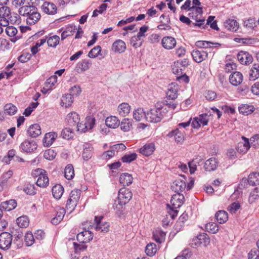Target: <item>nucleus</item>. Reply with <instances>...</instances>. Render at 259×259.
Here are the masks:
<instances>
[{
  "label": "nucleus",
  "instance_id": "f257e3e1",
  "mask_svg": "<svg viewBox=\"0 0 259 259\" xmlns=\"http://www.w3.org/2000/svg\"><path fill=\"white\" fill-rule=\"evenodd\" d=\"M18 13L21 16L26 17V23L30 25L36 23L41 17L37 8L33 5H30L29 3H28V5L19 8Z\"/></svg>",
  "mask_w": 259,
  "mask_h": 259
},
{
  "label": "nucleus",
  "instance_id": "f03ea898",
  "mask_svg": "<svg viewBox=\"0 0 259 259\" xmlns=\"http://www.w3.org/2000/svg\"><path fill=\"white\" fill-rule=\"evenodd\" d=\"M167 112V110L165 106L159 107L157 105L146 113V119L150 122L157 123L165 116Z\"/></svg>",
  "mask_w": 259,
  "mask_h": 259
},
{
  "label": "nucleus",
  "instance_id": "7ed1b4c3",
  "mask_svg": "<svg viewBox=\"0 0 259 259\" xmlns=\"http://www.w3.org/2000/svg\"><path fill=\"white\" fill-rule=\"evenodd\" d=\"M184 196L180 193L174 194L171 198L170 203L172 205V212L170 213L171 218L174 219L177 216L178 211L177 208L180 207L184 203Z\"/></svg>",
  "mask_w": 259,
  "mask_h": 259
},
{
  "label": "nucleus",
  "instance_id": "20e7f679",
  "mask_svg": "<svg viewBox=\"0 0 259 259\" xmlns=\"http://www.w3.org/2000/svg\"><path fill=\"white\" fill-rule=\"evenodd\" d=\"M81 191L78 189H74L70 192L66 205V209L69 210V213L71 212L76 206Z\"/></svg>",
  "mask_w": 259,
  "mask_h": 259
},
{
  "label": "nucleus",
  "instance_id": "39448f33",
  "mask_svg": "<svg viewBox=\"0 0 259 259\" xmlns=\"http://www.w3.org/2000/svg\"><path fill=\"white\" fill-rule=\"evenodd\" d=\"M132 197L133 193L129 189L125 187L121 188L118 191V204L120 205H125L132 199Z\"/></svg>",
  "mask_w": 259,
  "mask_h": 259
},
{
  "label": "nucleus",
  "instance_id": "423d86ee",
  "mask_svg": "<svg viewBox=\"0 0 259 259\" xmlns=\"http://www.w3.org/2000/svg\"><path fill=\"white\" fill-rule=\"evenodd\" d=\"M66 120L69 125L71 126H76L77 127L78 131L84 132L85 130L82 129V124L79 123V115L76 112H71L69 113L67 117Z\"/></svg>",
  "mask_w": 259,
  "mask_h": 259
},
{
  "label": "nucleus",
  "instance_id": "0eeeda50",
  "mask_svg": "<svg viewBox=\"0 0 259 259\" xmlns=\"http://www.w3.org/2000/svg\"><path fill=\"white\" fill-rule=\"evenodd\" d=\"M12 242V235L7 232L0 234V248L7 250L10 248Z\"/></svg>",
  "mask_w": 259,
  "mask_h": 259
},
{
  "label": "nucleus",
  "instance_id": "6e6552de",
  "mask_svg": "<svg viewBox=\"0 0 259 259\" xmlns=\"http://www.w3.org/2000/svg\"><path fill=\"white\" fill-rule=\"evenodd\" d=\"M186 188V177L184 176H181V177L176 180L171 185V189L178 193L183 192Z\"/></svg>",
  "mask_w": 259,
  "mask_h": 259
},
{
  "label": "nucleus",
  "instance_id": "1a4fd4ad",
  "mask_svg": "<svg viewBox=\"0 0 259 259\" xmlns=\"http://www.w3.org/2000/svg\"><path fill=\"white\" fill-rule=\"evenodd\" d=\"M210 243V239L208 235L206 233H202L198 235L192 242V246L193 247L203 245L204 246H207Z\"/></svg>",
  "mask_w": 259,
  "mask_h": 259
},
{
  "label": "nucleus",
  "instance_id": "9d476101",
  "mask_svg": "<svg viewBox=\"0 0 259 259\" xmlns=\"http://www.w3.org/2000/svg\"><path fill=\"white\" fill-rule=\"evenodd\" d=\"M103 217L102 216L95 217L96 225L95 229L96 231H100L103 233H107L109 230V224L107 222L102 221Z\"/></svg>",
  "mask_w": 259,
  "mask_h": 259
},
{
  "label": "nucleus",
  "instance_id": "9b49d317",
  "mask_svg": "<svg viewBox=\"0 0 259 259\" xmlns=\"http://www.w3.org/2000/svg\"><path fill=\"white\" fill-rule=\"evenodd\" d=\"M194 60L197 63H201L208 56V53L203 49L194 50L191 53Z\"/></svg>",
  "mask_w": 259,
  "mask_h": 259
},
{
  "label": "nucleus",
  "instance_id": "f8f14e48",
  "mask_svg": "<svg viewBox=\"0 0 259 259\" xmlns=\"http://www.w3.org/2000/svg\"><path fill=\"white\" fill-rule=\"evenodd\" d=\"M37 147L36 143L32 140H25L20 145L21 149L27 153L33 152L36 149Z\"/></svg>",
  "mask_w": 259,
  "mask_h": 259
},
{
  "label": "nucleus",
  "instance_id": "ddd939ff",
  "mask_svg": "<svg viewBox=\"0 0 259 259\" xmlns=\"http://www.w3.org/2000/svg\"><path fill=\"white\" fill-rule=\"evenodd\" d=\"M10 8L6 6H2L0 8V25L7 26V20L11 15Z\"/></svg>",
  "mask_w": 259,
  "mask_h": 259
},
{
  "label": "nucleus",
  "instance_id": "4468645a",
  "mask_svg": "<svg viewBox=\"0 0 259 259\" xmlns=\"http://www.w3.org/2000/svg\"><path fill=\"white\" fill-rule=\"evenodd\" d=\"M76 238L79 243H86L93 239V234L91 231L85 230L78 233Z\"/></svg>",
  "mask_w": 259,
  "mask_h": 259
},
{
  "label": "nucleus",
  "instance_id": "2eb2a0df",
  "mask_svg": "<svg viewBox=\"0 0 259 259\" xmlns=\"http://www.w3.org/2000/svg\"><path fill=\"white\" fill-rule=\"evenodd\" d=\"M237 59L242 64L248 65L253 61L252 56L248 52L240 51L237 54Z\"/></svg>",
  "mask_w": 259,
  "mask_h": 259
},
{
  "label": "nucleus",
  "instance_id": "dca6fc26",
  "mask_svg": "<svg viewBox=\"0 0 259 259\" xmlns=\"http://www.w3.org/2000/svg\"><path fill=\"white\" fill-rule=\"evenodd\" d=\"M179 86L176 83H171L168 85L166 97L169 100H175L178 97Z\"/></svg>",
  "mask_w": 259,
  "mask_h": 259
},
{
  "label": "nucleus",
  "instance_id": "f3484780",
  "mask_svg": "<svg viewBox=\"0 0 259 259\" xmlns=\"http://www.w3.org/2000/svg\"><path fill=\"white\" fill-rule=\"evenodd\" d=\"M94 148L91 144L85 143L83 145L82 157L84 161L90 159L93 154Z\"/></svg>",
  "mask_w": 259,
  "mask_h": 259
},
{
  "label": "nucleus",
  "instance_id": "a211bd4d",
  "mask_svg": "<svg viewBox=\"0 0 259 259\" xmlns=\"http://www.w3.org/2000/svg\"><path fill=\"white\" fill-rule=\"evenodd\" d=\"M176 40L172 36H165L161 40L162 47L167 50L173 49L176 46Z\"/></svg>",
  "mask_w": 259,
  "mask_h": 259
},
{
  "label": "nucleus",
  "instance_id": "6ab92c4d",
  "mask_svg": "<svg viewBox=\"0 0 259 259\" xmlns=\"http://www.w3.org/2000/svg\"><path fill=\"white\" fill-rule=\"evenodd\" d=\"M41 10L46 14L49 15H54L57 13V8L54 4L45 2L41 6Z\"/></svg>",
  "mask_w": 259,
  "mask_h": 259
},
{
  "label": "nucleus",
  "instance_id": "aec40b11",
  "mask_svg": "<svg viewBox=\"0 0 259 259\" xmlns=\"http://www.w3.org/2000/svg\"><path fill=\"white\" fill-rule=\"evenodd\" d=\"M242 138L244 141L238 143L236 150L239 153H245L250 148V145L247 138L244 137H242Z\"/></svg>",
  "mask_w": 259,
  "mask_h": 259
},
{
  "label": "nucleus",
  "instance_id": "412c9836",
  "mask_svg": "<svg viewBox=\"0 0 259 259\" xmlns=\"http://www.w3.org/2000/svg\"><path fill=\"white\" fill-rule=\"evenodd\" d=\"M230 82L234 86H237L243 81V75L240 72L235 71L229 76Z\"/></svg>",
  "mask_w": 259,
  "mask_h": 259
},
{
  "label": "nucleus",
  "instance_id": "4be33fe9",
  "mask_svg": "<svg viewBox=\"0 0 259 259\" xmlns=\"http://www.w3.org/2000/svg\"><path fill=\"white\" fill-rule=\"evenodd\" d=\"M218 163L219 162L217 159L210 158L205 161L204 165V169L207 171H213L218 167Z\"/></svg>",
  "mask_w": 259,
  "mask_h": 259
},
{
  "label": "nucleus",
  "instance_id": "5701e85b",
  "mask_svg": "<svg viewBox=\"0 0 259 259\" xmlns=\"http://www.w3.org/2000/svg\"><path fill=\"white\" fill-rule=\"evenodd\" d=\"M155 149V148L154 144L151 143L145 144L140 149L139 151L143 155L146 156H148L153 153Z\"/></svg>",
  "mask_w": 259,
  "mask_h": 259
},
{
  "label": "nucleus",
  "instance_id": "b1692460",
  "mask_svg": "<svg viewBox=\"0 0 259 259\" xmlns=\"http://www.w3.org/2000/svg\"><path fill=\"white\" fill-rule=\"evenodd\" d=\"M224 26L226 29L232 31H237L239 27V23L236 20L230 19L226 20Z\"/></svg>",
  "mask_w": 259,
  "mask_h": 259
},
{
  "label": "nucleus",
  "instance_id": "393cba45",
  "mask_svg": "<svg viewBox=\"0 0 259 259\" xmlns=\"http://www.w3.org/2000/svg\"><path fill=\"white\" fill-rule=\"evenodd\" d=\"M27 133L29 136L32 138L38 137L41 133L40 125L37 123L32 124L28 129Z\"/></svg>",
  "mask_w": 259,
  "mask_h": 259
},
{
  "label": "nucleus",
  "instance_id": "a878e982",
  "mask_svg": "<svg viewBox=\"0 0 259 259\" xmlns=\"http://www.w3.org/2000/svg\"><path fill=\"white\" fill-rule=\"evenodd\" d=\"M166 233L161 229L157 228L153 232V236L154 240L159 243H161L165 240Z\"/></svg>",
  "mask_w": 259,
  "mask_h": 259
},
{
  "label": "nucleus",
  "instance_id": "bb28decb",
  "mask_svg": "<svg viewBox=\"0 0 259 259\" xmlns=\"http://www.w3.org/2000/svg\"><path fill=\"white\" fill-rule=\"evenodd\" d=\"M65 213V209L64 208H57L56 216L52 219L51 223L54 225L58 224L63 220Z\"/></svg>",
  "mask_w": 259,
  "mask_h": 259
},
{
  "label": "nucleus",
  "instance_id": "cd10ccee",
  "mask_svg": "<svg viewBox=\"0 0 259 259\" xmlns=\"http://www.w3.org/2000/svg\"><path fill=\"white\" fill-rule=\"evenodd\" d=\"M125 49V44L121 39L116 40L113 42L112 46V50L115 52L122 53L124 52Z\"/></svg>",
  "mask_w": 259,
  "mask_h": 259
},
{
  "label": "nucleus",
  "instance_id": "c85d7f7f",
  "mask_svg": "<svg viewBox=\"0 0 259 259\" xmlns=\"http://www.w3.org/2000/svg\"><path fill=\"white\" fill-rule=\"evenodd\" d=\"M57 137V134L55 132L47 133L43 139L44 145L46 146H50L54 142Z\"/></svg>",
  "mask_w": 259,
  "mask_h": 259
},
{
  "label": "nucleus",
  "instance_id": "c756f323",
  "mask_svg": "<svg viewBox=\"0 0 259 259\" xmlns=\"http://www.w3.org/2000/svg\"><path fill=\"white\" fill-rule=\"evenodd\" d=\"M105 124L109 127L116 128L119 126L120 121L116 116H110L106 119Z\"/></svg>",
  "mask_w": 259,
  "mask_h": 259
},
{
  "label": "nucleus",
  "instance_id": "7c9ffc66",
  "mask_svg": "<svg viewBox=\"0 0 259 259\" xmlns=\"http://www.w3.org/2000/svg\"><path fill=\"white\" fill-rule=\"evenodd\" d=\"M133 119L131 118H124L120 122V129L124 132L130 131L133 127Z\"/></svg>",
  "mask_w": 259,
  "mask_h": 259
},
{
  "label": "nucleus",
  "instance_id": "2f4dec72",
  "mask_svg": "<svg viewBox=\"0 0 259 259\" xmlns=\"http://www.w3.org/2000/svg\"><path fill=\"white\" fill-rule=\"evenodd\" d=\"M17 205L16 201L14 199H11L3 202L1 203V207L6 211H10L15 209Z\"/></svg>",
  "mask_w": 259,
  "mask_h": 259
},
{
  "label": "nucleus",
  "instance_id": "473e14b6",
  "mask_svg": "<svg viewBox=\"0 0 259 259\" xmlns=\"http://www.w3.org/2000/svg\"><path fill=\"white\" fill-rule=\"evenodd\" d=\"M52 194L55 198L59 199L64 192V188L60 184H57L53 186L52 189Z\"/></svg>",
  "mask_w": 259,
  "mask_h": 259
},
{
  "label": "nucleus",
  "instance_id": "72a5a7b5",
  "mask_svg": "<svg viewBox=\"0 0 259 259\" xmlns=\"http://www.w3.org/2000/svg\"><path fill=\"white\" fill-rule=\"evenodd\" d=\"M133 178L132 175L123 173L119 177V182L123 186H129L133 183Z\"/></svg>",
  "mask_w": 259,
  "mask_h": 259
},
{
  "label": "nucleus",
  "instance_id": "f704fd0d",
  "mask_svg": "<svg viewBox=\"0 0 259 259\" xmlns=\"http://www.w3.org/2000/svg\"><path fill=\"white\" fill-rule=\"evenodd\" d=\"M215 217L220 224L226 223L228 219V213L225 210H219L215 214Z\"/></svg>",
  "mask_w": 259,
  "mask_h": 259
},
{
  "label": "nucleus",
  "instance_id": "c9c22d12",
  "mask_svg": "<svg viewBox=\"0 0 259 259\" xmlns=\"http://www.w3.org/2000/svg\"><path fill=\"white\" fill-rule=\"evenodd\" d=\"M250 80H254L259 77V64H254L249 71Z\"/></svg>",
  "mask_w": 259,
  "mask_h": 259
},
{
  "label": "nucleus",
  "instance_id": "e433bc0d",
  "mask_svg": "<svg viewBox=\"0 0 259 259\" xmlns=\"http://www.w3.org/2000/svg\"><path fill=\"white\" fill-rule=\"evenodd\" d=\"M131 107L126 103H122L118 107V111L121 116H126L130 112Z\"/></svg>",
  "mask_w": 259,
  "mask_h": 259
},
{
  "label": "nucleus",
  "instance_id": "4c0bfd02",
  "mask_svg": "<svg viewBox=\"0 0 259 259\" xmlns=\"http://www.w3.org/2000/svg\"><path fill=\"white\" fill-rule=\"evenodd\" d=\"M96 119L95 117L92 116H88L86 118V121L84 124L82 126V129L85 130L83 133L87 131L88 130L92 129L95 124Z\"/></svg>",
  "mask_w": 259,
  "mask_h": 259
},
{
  "label": "nucleus",
  "instance_id": "58836bf2",
  "mask_svg": "<svg viewBox=\"0 0 259 259\" xmlns=\"http://www.w3.org/2000/svg\"><path fill=\"white\" fill-rule=\"evenodd\" d=\"M49 184V180L47 174L41 175L37 178L36 184L42 188H46Z\"/></svg>",
  "mask_w": 259,
  "mask_h": 259
},
{
  "label": "nucleus",
  "instance_id": "ea45409f",
  "mask_svg": "<svg viewBox=\"0 0 259 259\" xmlns=\"http://www.w3.org/2000/svg\"><path fill=\"white\" fill-rule=\"evenodd\" d=\"M253 106L247 104H242L239 107V111L240 113L247 115L253 112Z\"/></svg>",
  "mask_w": 259,
  "mask_h": 259
},
{
  "label": "nucleus",
  "instance_id": "a19ab883",
  "mask_svg": "<svg viewBox=\"0 0 259 259\" xmlns=\"http://www.w3.org/2000/svg\"><path fill=\"white\" fill-rule=\"evenodd\" d=\"M91 62L89 60H82L81 61L78 62L77 64V71L83 72L89 68V65Z\"/></svg>",
  "mask_w": 259,
  "mask_h": 259
},
{
  "label": "nucleus",
  "instance_id": "79ce46f5",
  "mask_svg": "<svg viewBox=\"0 0 259 259\" xmlns=\"http://www.w3.org/2000/svg\"><path fill=\"white\" fill-rule=\"evenodd\" d=\"M23 191L29 195H34L36 194V189L34 184L30 183L26 184L23 187Z\"/></svg>",
  "mask_w": 259,
  "mask_h": 259
},
{
  "label": "nucleus",
  "instance_id": "37998d69",
  "mask_svg": "<svg viewBox=\"0 0 259 259\" xmlns=\"http://www.w3.org/2000/svg\"><path fill=\"white\" fill-rule=\"evenodd\" d=\"M146 113L141 108H138L133 111V117L137 121H141L143 117L146 118Z\"/></svg>",
  "mask_w": 259,
  "mask_h": 259
},
{
  "label": "nucleus",
  "instance_id": "c03bdc74",
  "mask_svg": "<svg viewBox=\"0 0 259 259\" xmlns=\"http://www.w3.org/2000/svg\"><path fill=\"white\" fill-rule=\"evenodd\" d=\"M247 181L249 184L250 185L254 186L256 185H259V173H251L248 176V179Z\"/></svg>",
  "mask_w": 259,
  "mask_h": 259
},
{
  "label": "nucleus",
  "instance_id": "a18cd8bd",
  "mask_svg": "<svg viewBox=\"0 0 259 259\" xmlns=\"http://www.w3.org/2000/svg\"><path fill=\"white\" fill-rule=\"evenodd\" d=\"M210 44L215 45V47L220 46L221 44L219 43L213 44L210 41H204V40H198L195 43V45L200 49L208 48L211 47Z\"/></svg>",
  "mask_w": 259,
  "mask_h": 259
},
{
  "label": "nucleus",
  "instance_id": "49530a36",
  "mask_svg": "<svg viewBox=\"0 0 259 259\" xmlns=\"http://www.w3.org/2000/svg\"><path fill=\"white\" fill-rule=\"evenodd\" d=\"M28 218L26 215H22L16 220V223L21 228H26L29 225Z\"/></svg>",
  "mask_w": 259,
  "mask_h": 259
},
{
  "label": "nucleus",
  "instance_id": "de8ad7c7",
  "mask_svg": "<svg viewBox=\"0 0 259 259\" xmlns=\"http://www.w3.org/2000/svg\"><path fill=\"white\" fill-rule=\"evenodd\" d=\"M74 176V168L71 164H68L64 169V177L67 180L72 179Z\"/></svg>",
  "mask_w": 259,
  "mask_h": 259
},
{
  "label": "nucleus",
  "instance_id": "09e8293b",
  "mask_svg": "<svg viewBox=\"0 0 259 259\" xmlns=\"http://www.w3.org/2000/svg\"><path fill=\"white\" fill-rule=\"evenodd\" d=\"M72 103L73 97L71 96V95L65 94L62 97L61 105L62 106H65V107H69Z\"/></svg>",
  "mask_w": 259,
  "mask_h": 259
},
{
  "label": "nucleus",
  "instance_id": "8fccbe9b",
  "mask_svg": "<svg viewBox=\"0 0 259 259\" xmlns=\"http://www.w3.org/2000/svg\"><path fill=\"white\" fill-rule=\"evenodd\" d=\"M5 113L9 115H14L17 111V108L13 104H7L4 106Z\"/></svg>",
  "mask_w": 259,
  "mask_h": 259
},
{
  "label": "nucleus",
  "instance_id": "3c124183",
  "mask_svg": "<svg viewBox=\"0 0 259 259\" xmlns=\"http://www.w3.org/2000/svg\"><path fill=\"white\" fill-rule=\"evenodd\" d=\"M19 14H18L16 13H11V15L9 17L7 21V26L9 23L11 24L19 23L20 22V17Z\"/></svg>",
  "mask_w": 259,
  "mask_h": 259
},
{
  "label": "nucleus",
  "instance_id": "603ef678",
  "mask_svg": "<svg viewBox=\"0 0 259 259\" xmlns=\"http://www.w3.org/2000/svg\"><path fill=\"white\" fill-rule=\"evenodd\" d=\"M155 244L150 243L146 247L145 252L146 254L150 256L154 255L157 251V248Z\"/></svg>",
  "mask_w": 259,
  "mask_h": 259
},
{
  "label": "nucleus",
  "instance_id": "864d4df0",
  "mask_svg": "<svg viewBox=\"0 0 259 259\" xmlns=\"http://www.w3.org/2000/svg\"><path fill=\"white\" fill-rule=\"evenodd\" d=\"M206 230L212 234L217 233L219 231V226L215 223H209L205 225Z\"/></svg>",
  "mask_w": 259,
  "mask_h": 259
},
{
  "label": "nucleus",
  "instance_id": "5fc2aeb1",
  "mask_svg": "<svg viewBox=\"0 0 259 259\" xmlns=\"http://www.w3.org/2000/svg\"><path fill=\"white\" fill-rule=\"evenodd\" d=\"M137 157V154L136 153H132L124 155L121 158V160L124 163H130L136 160Z\"/></svg>",
  "mask_w": 259,
  "mask_h": 259
},
{
  "label": "nucleus",
  "instance_id": "6e6d98bb",
  "mask_svg": "<svg viewBox=\"0 0 259 259\" xmlns=\"http://www.w3.org/2000/svg\"><path fill=\"white\" fill-rule=\"evenodd\" d=\"M24 241L26 246H31L34 242V237L31 232H27L24 237Z\"/></svg>",
  "mask_w": 259,
  "mask_h": 259
},
{
  "label": "nucleus",
  "instance_id": "4d7b16f0",
  "mask_svg": "<svg viewBox=\"0 0 259 259\" xmlns=\"http://www.w3.org/2000/svg\"><path fill=\"white\" fill-rule=\"evenodd\" d=\"M61 136L63 138L69 140L73 137V132L70 128H65L62 131Z\"/></svg>",
  "mask_w": 259,
  "mask_h": 259
},
{
  "label": "nucleus",
  "instance_id": "13d9d810",
  "mask_svg": "<svg viewBox=\"0 0 259 259\" xmlns=\"http://www.w3.org/2000/svg\"><path fill=\"white\" fill-rule=\"evenodd\" d=\"M131 44L135 48H137L142 46L143 43V39L140 37H137V35L133 36L130 40Z\"/></svg>",
  "mask_w": 259,
  "mask_h": 259
},
{
  "label": "nucleus",
  "instance_id": "bf43d9fd",
  "mask_svg": "<svg viewBox=\"0 0 259 259\" xmlns=\"http://www.w3.org/2000/svg\"><path fill=\"white\" fill-rule=\"evenodd\" d=\"M60 38L58 35H54L49 38L48 45L50 47H55L59 42Z\"/></svg>",
  "mask_w": 259,
  "mask_h": 259
},
{
  "label": "nucleus",
  "instance_id": "052dcab7",
  "mask_svg": "<svg viewBox=\"0 0 259 259\" xmlns=\"http://www.w3.org/2000/svg\"><path fill=\"white\" fill-rule=\"evenodd\" d=\"M189 215L187 213L184 212L183 214L179 217L176 224V227L177 228L178 227H182L184 223L188 219Z\"/></svg>",
  "mask_w": 259,
  "mask_h": 259
},
{
  "label": "nucleus",
  "instance_id": "680f3d73",
  "mask_svg": "<svg viewBox=\"0 0 259 259\" xmlns=\"http://www.w3.org/2000/svg\"><path fill=\"white\" fill-rule=\"evenodd\" d=\"M172 72L177 75V76H180L184 73V69L179 65V62H177V63H175V64L172 68Z\"/></svg>",
  "mask_w": 259,
  "mask_h": 259
},
{
  "label": "nucleus",
  "instance_id": "e2e57ef3",
  "mask_svg": "<svg viewBox=\"0 0 259 259\" xmlns=\"http://www.w3.org/2000/svg\"><path fill=\"white\" fill-rule=\"evenodd\" d=\"M101 51V48L100 46H97L92 49L89 53L88 56L91 58H94L98 56Z\"/></svg>",
  "mask_w": 259,
  "mask_h": 259
},
{
  "label": "nucleus",
  "instance_id": "0e129e2a",
  "mask_svg": "<svg viewBox=\"0 0 259 259\" xmlns=\"http://www.w3.org/2000/svg\"><path fill=\"white\" fill-rule=\"evenodd\" d=\"M56 156V153L53 150L49 149L46 150L44 154V157L46 159L52 160L54 159Z\"/></svg>",
  "mask_w": 259,
  "mask_h": 259
},
{
  "label": "nucleus",
  "instance_id": "69168bd1",
  "mask_svg": "<svg viewBox=\"0 0 259 259\" xmlns=\"http://www.w3.org/2000/svg\"><path fill=\"white\" fill-rule=\"evenodd\" d=\"M107 7V5L106 4H102L99 7V10L96 9L93 11L92 17H97L99 13L102 14L106 11Z\"/></svg>",
  "mask_w": 259,
  "mask_h": 259
},
{
  "label": "nucleus",
  "instance_id": "338daca9",
  "mask_svg": "<svg viewBox=\"0 0 259 259\" xmlns=\"http://www.w3.org/2000/svg\"><path fill=\"white\" fill-rule=\"evenodd\" d=\"M6 32L10 37L14 36L17 33V29L13 26H8L6 28Z\"/></svg>",
  "mask_w": 259,
  "mask_h": 259
},
{
  "label": "nucleus",
  "instance_id": "774afa93",
  "mask_svg": "<svg viewBox=\"0 0 259 259\" xmlns=\"http://www.w3.org/2000/svg\"><path fill=\"white\" fill-rule=\"evenodd\" d=\"M248 256V259H259V250L252 249Z\"/></svg>",
  "mask_w": 259,
  "mask_h": 259
}]
</instances>
